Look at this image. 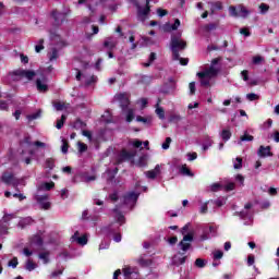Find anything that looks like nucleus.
I'll return each mask as SVG.
<instances>
[{"label": "nucleus", "instance_id": "obj_59", "mask_svg": "<svg viewBox=\"0 0 279 279\" xmlns=\"http://www.w3.org/2000/svg\"><path fill=\"white\" fill-rule=\"evenodd\" d=\"M189 88H190V95H195V90H196L195 82H191L189 84Z\"/></svg>", "mask_w": 279, "mask_h": 279}, {"label": "nucleus", "instance_id": "obj_14", "mask_svg": "<svg viewBox=\"0 0 279 279\" xmlns=\"http://www.w3.org/2000/svg\"><path fill=\"white\" fill-rule=\"evenodd\" d=\"M159 173H160V165H157L154 170H149L145 172L148 180H156Z\"/></svg>", "mask_w": 279, "mask_h": 279}, {"label": "nucleus", "instance_id": "obj_62", "mask_svg": "<svg viewBox=\"0 0 279 279\" xmlns=\"http://www.w3.org/2000/svg\"><path fill=\"white\" fill-rule=\"evenodd\" d=\"M187 158L190 161L197 160V153H187Z\"/></svg>", "mask_w": 279, "mask_h": 279}, {"label": "nucleus", "instance_id": "obj_63", "mask_svg": "<svg viewBox=\"0 0 279 279\" xmlns=\"http://www.w3.org/2000/svg\"><path fill=\"white\" fill-rule=\"evenodd\" d=\"M8 101L5 100H0V110H8Z\"/></svg>", "mask_w": 279, "mask_h": 279}, {"label": "nucleus", "instance_id": "obj_3", "mask_svg": "<svg viewBox=\"0 0 279 279\" xmlns=\"http://www.w3.org/2000/svg\"><path fill=\"white\" fill-rule=\"evenodd\" d=\"M9 75L11 76V80L13 82H19L20 80H23V77L28 80V82H32V80L36 77V72L34 70L17 69L12 72H9Z\"/></svg>", "mask_w": 279, "mask_h": 279}, {"label": "nucleus", "instance_id": "obj_55", "mask_svg": "<svg viewBox=\"0 0 279 279\" xmlns=\"http://www.w3.org/2000/svg\"><path fill=\"white\" fill-rule=\"evenodd\" d=\"M214 258H215L216 260H219V259L223 258V252H222V251H216V252L214 253Z\"/></svg>", "mask_w": 279, "mask_h": 279}, {"label": "nucleus", "instance_id": "obj_21", "mask_svg": "<svg viewBox=\"0 0 279 279\" xmlns=\"http://www.w3.org/2000/svg\"><path fill=\"white\" fill-rule=\"evenodd\" d=\"M218 27H219V21L204 25L203 29L205 32H215V29H217Z\"/></svg>", "mask_w": 279, "mask_h": 279}, {"label": "nucleus", "instance_id": "obj_50", "mask_svg": "<svg viewBox=\"0 0 279 279\" xmlns=\"http://www.w3.org/2000/svg\"><path fill=\"white\" fill-rule=\"evenodd\" d=\"M61 151H62L63 154H68V153H69V142L63 141V144H62V146H61Z\"/></svg>", "mask_w": 279, "mask_h": 279}, {"label": "nucleus", "instance_id": "obj_13", "mask_svg": "<svg viewBox=\"0 0 279 279\" xmlns=\"http://www.w3.org/2000/svg\"><path fill=\"white\" fill-rule=\"evenodd\" d=\"M80 235V231H76L74 233V235H72L73 241H76V243H78V245H86L88 243V236L86 235Z\"/></svg>", "mask_w": 279, "mask_h": 279}, {"label": "nucleus", "instance_id": "obj_44", "mask_svg": "<svg viewBox=\"0 0 279 279\" xmlns=\"http://www.w3.org/2000/svg\"><path fill=\"white\" fill-rule=\"evenodd\" d=\"M137 165L138 167H147V159L145 158V156L140 157Z\"/></svg>", "mask_w": 279, "mask_h": 279}, {"label": "nucleus", "instance_id": "obj_18", "mask_svg": "<svg viewBox=\"0 0 279 279\" xmlns=\"http://www.w3.org/2000/svg\"><path fill=\"white\" fill-rule=\"evenodd\" d=\"M36 87L39 93H47V90H49V86L43 83L40 78L36 80Z\"/></svg>", "mask_w": 279, "mask_h": 279}, {"label": "nucleus", "instance_id": "obj_34", "mask_svg": "<svg viewBox=\"0 0 279 279\" xmlns=\"http://www.w3.org/2000/svg\"><path fill=\"white\" fill-rule=\"evenodd\" d=\"M78 151L80 154H84V151H88V146L84 142H78Z\"/></svg>", "mask_w": 279, "mask_h": 279}, {"label": "nucleus", "instance_id": "obj_54", "mask_svg": "<svg viewBox=\"0 0 279 279\" xmlns=\"http://www.w3.org/2000/svg\"><path fill=\"white\" fill-rule=\"evenodd\" d=\"M179 60L181 66H186L189 64V58H181L180 54H179Z\"/></svg>", "mask_w": 279, "mask_h": 279}, {"label": "nucleus", "instance_id": "obj_23", "mask_svg": "<svg viewBox=\"0 0 279 279\" xmlns=\"http://www.w3.org/2000/svg\"><path fill=\"white\" fill-rule=\"evenodd\" d=\"M160 104V100L157 102V108L155 110L157 117H159V119L162 121L165 120V109L162 107H158Z\"/></svg>", "mask_w": 279, "mask_h": 279}, {"label": "nucleus", "instance_id": "obj_39", "mask_svg": "<svg viewBox=\"0 0 279 279\" xmlns=\"http://www.w3.org/2000/svg\"><path fill=\"white\" fill-rule=\"evenodd\" d=\"M9 267H13V269H16V267H19V258L13 257L11 260H9Z\"/></svg>", "mask_w": 279, "mask_h": 279}, {"label": "nucleus", "instance_id": "obj_31", "mask_svg": "<svg viewBox=\"0 0 279 279\" xmlns=\"http://www.w3.org/2000/svg\"><path fill=\"white\" fill-rule=\"evenodd\" d=\"M170 123H180L182 121V117L180 114H171L169 119Z\"/></svg>", "mask_w": 279, "mask_h": 279}, {"label": "nucleus", "instance_id": "obj_36", "mask_svg": "<svg viewBox=\"0 0 279 279\" xmlns=\"http://www.w3.org/2000/svg\"><path fill=\"white\" fill-rule=\"evenodd\" d=\"M56 186V183L53 181L44 183L43 187L45 191H51Z\"/></svg>", "mask_w": 279, "mask_h": 279}, {"label": "nucleus", "instance_id": "obj_27", "mask_svg": "<svg viewBox=\"0 0 279 279\" xmlns=\"http://www.w3.org/2000/svg\"><path fill=\"white\" fill-rule=\"evenodd\" d=\"M65 121H66V116L62 114L61 119L57 120V124H56L57 130H62V128H64Z\"/></svg>", "mask_w": 279, "mask_h": 279}, {"label": "nucleus", "instance_id": "obj_26", "mask_svg": "<svg viewBox=\"0 0 279 279\" xmlns=\"http://www.w3.org/2000/svg\"><path fill=\"white\" fill-rule=\"evenodd\" d=\"M180 173H182V175H189L190 178H193V172L191 171V169H189V167H186V165H183L181 167Z\"/></svg>", "mask_w": 279, "mask_h": 279}, {"label": "nucleus", "instance_id": "obj_7", "mask_svg": "<svg viewBox=\"0 0 279 279\" xmlns=\"http://www.w3.org/2000/svg\"><path fill=\"white\" fill-rule=\"evenodd\" d=\"M138 202V194L135 192H129L123 196V204L125 206H131V210L136 206V203Z\"/></svg>", "mask_w": 279, "mask_h": 279}, {"label": "nucleus", "instance_id": "obj_48", "mask_svg": "<svg viewBox=\"0 0 279 279\" xmlns=\"http://www.w3.org/2000/svg\"><path fill=\"white\" fill-rule=\"evenodd\" d=\"M236 184H234V182H230L225 186V191L230 192V191H234Z\"/></svg>", "mask_w": 279, "mask_h": 279}, {"label": "nucleus", "instance_id": "obj_30", "mask_svg": "<svg viewBox=\"0 0 279 279\" xmlns=\"http://www.w3.org/2000/svg\"><path fill=\"white\" fill-rule=\"evenodd\" d=\"M229 14H230V16H233L234 19L240 16L239 11H236V7H234V5L229 7Z\"/></svg>", "mask_w": 279, "mask_h": 279}, {"label": "nucleus", "instance_id": "obj_20", "mask_svg": "<svg viewBox=\"0 0 279 279\" xmlns=\"http://www.w3.org/2000/svg\"><path fill=\"white\" fill-rule=\"evenodd\" d=\"M217 10H223V3H221V1H216L210 3L211 14H215Z\"/></svg>", "mask_w": 279, "mask_h": 279}, {"label": "nucleus", "instance_id": "obj_37", "mask_svg": "<svg viewBox=\"0 0 279 279\" xmlns=\"http://www.w3.org/2000/svg\"><path fill=\"white\" fill-rule=\"evenodd\" d=\"M28 121H36V119H40V110L27 116Z\"/></svg>", "mask_w": 279, "mask_h": 279}, {"label": "nucleus", "instance_id": "obj_38", "mask_svg": "<svg viewBox=\"0 0 279 279\" xmlns=\"http://www.w3.org/2000/svg\"><path fill=\"white\" fill-rule=\"evenodd\" d=\"M49 60H50V62H53V60H58V49L57 48H52V52L49 56Z\"/></svg>", "mask_w": 279, "mask_h": 279}, {"label": "nucleus", "instance_id": "obj_58", "mask_svg": "<svg viewBox=\"0 0 279 279\" xmlns=\"http://www.w3.org/2000/svg\"><path fill=\"white\" fill-rule=\"evenodd\" d=\"M235 180L236 182L241 183V186H244L245 177H243L242 174H236Z\"/></svg>", "mask_w": 279, "mask_h": 279}, {"label": "nucleus", "instance_id": "obj_43", "mask_svg": "<svg viewBox=\"0 0 279 279\" xmlns=\"http://www.w3.org/2000/svg\"><path fill=\"white\" fill-rule=\"evenodd\" d=\"M262 62H265V58L260 56L253 57V64H260Z\"/></svg>", "mask_w": 279, "mask_h": 279}, {"label": "nucleus", "instance_id": "obj_25", "mask_svg": "<svg viewBox=\"0 0 279 279\" xmlns=\"http://www.w3.org/2000/svg\"><path fill=\"white\" fill-rule=\"evenodd\" d=\"M172 263H173V265H175L177 267H180V265H184V263H186V256H183V257H177V256H174Z\"/></svg>", "mask_w": 279, "mask_h": 279}, {"label": "nucleus", "instance_id": "obj_52", "mask_svg": "<svg viewBox=\"0 0 279 279\" xmlns=\"http://www.w3.org/2000/svg\"><path fill=\"white\" fill-rule=\"evenodd\" d=\"M246 99H248V101H256V99H258V95L254 93L247 94Z\"/></svg>", "mask_w": 279, "mask_h": 279}, {"label": "nucleus", "instance_id": "obj_28", "mask_svg": "<svg viewBox=\"0 0 279 279\" xmlns=\"http://www.w3.org/2000/svg\"><path fill=\"white\" fill-rule=\"evenodd\" d=\"M25 269H26L27 271H34V269H36V263H34V260H32V259H28V260L26 262Z\"/></svg>", "mask_w": 279, "mask_h": 279}, {"label": "nucleus", "instance_id": "obj_1", "mask_svg": "<svg viewBox=\"0 0 279 279\" xmlns=\"http://www.w3.org/2000/svg\"><path fill=\"white\" fill-rule=\"evenodd\" d=\"M196 75L198 76L201 86L208 87V86H210V80H213V77H217V75H219V69H217L215 66H209L205 71L197 72Z\"/></svg>", "mask_w": 279, "mask_h": 279}, {"label": "nucleus", "instance_id": "obj_2", "mask_svg": "<svg viewBox=\"0 0 279 279\" xmlns=\"http://www.w3.org/2000/svg\"><path fill=\"white\" fill-rule=\"evenodd\" d=\"M171 51H172V60H180V51H184L186 49V41L180 39L179 37H171Z\"/></svg>", "mask_w": 279, "mask_h": 279}, {"label": "nucleus", "instance_id": "obj_64", "mask_svg": "<svg viewBox=\"0 0 279 279\" xmlns=\"http://www.w3.org/2000/svg\"><path fill=\"white\" fill-rule=\"evenodd\" d=\"M254 263H255L254 255H248V257H247V265H248V267H252V265H254Z\"/></svg>", "mask_w": 279, "mask_h": 279}, {"label": "nucleus", "instance_id": "obj_6", "mask_svg": "<svg viewBox=\"0 0 279 279\" xmlns=\"http://www.w3.org/2000/svg\"><path fill=\"white\" fill-rule=\"evenodd\" d=\"M116 99L117 101H119L122 112L128 111V108H130V94L128 93L117 94Z\"/></svg>", "mask_w": 279, "mask_h": 279}, {"label": "nucleus", "instance_id": "obj_51", "mask_svg": "<svg viewBox=\"0 0 279 279\" xmlns=\"http://www.w3.org/2000/svg\"><path fill=\"white\" fill-rule=\"evenodd\" d=\"M171 137H167L165 143L162 144V149H169V147L171 146Z\"/></svg>", "mask_w": 279, "mask_h": 279}, {"label": "nucleus", "instance_id": "obj_15", "mask_svg": "<svg viewBox=\"0 0 279 279\" xmlns=\"http://www.w3.org/2000/svg\"><path fill=\"white\" fill-rule=\"evenodd\" d=\"M70 106H71V104L64 102V101H54L53 102V107L56 108V110L58 112H62V110H69Z\"/></svg>", "mask_w": 279, "mask_h": 279}, {"label": "nucleus", "instance_id": "obj_33", "mask_svg": "<svg viewBox=\"0 0 279 279\" xmlns=\"http://www.w3.org/2000/svg\"><path fill=\"white\" fill-rule=\"evenodd\" d=\"M46 167L50 170L53 169L56 167V159L54 158L46 159Z\"/></svg>", "mask_w": 279, "mask_h": 279}, {"label": "nucleus", "instance_id": "obj_42", "mask_svg": "<svg viewBox=\"0 0 279 279\" xmlns=\"http://www.w3.org/2000/svg\"><path fill=\"white\" fill-rule=\"evenodd\" d=\"M260 14H265L266 12H269V4L267 3H262L259 5Z\"/></svg>", "mask_w": 279, "mask_h": 279}, {"label": "nucleus", "instance_id": "obj_19", "mask_svg": "<svg viewBox=\"0 0 279 279\" xmlns=\"http://www.w3.org/2000/svg\"><path fill=\"white\" fill-rule=\"evenodd\" d=\"M73 130H84L86 128V122L82 121V119H76L72 125Z\"/></svg>", "mask_w": 279, "mask_h": 279}, {"label": "nucleus", "instance_id": "obj_24", "mask_svg": "<svg viewBox=\"0 0 279 279\" xmlns=\"http://www.w3.org/2000/svg\"><path fill=\"white\" fill-rule=\"evenodd\" d=\"M32 243H34L35 245H37V247H43V244L45 243L43 238L40 235H34L32 238Z\"/></svg>", "mask_w": 279, "mask_h": 279}, {"label": "nucleus", "instance_id": "obj_41", "mask_svg": "<svg viewBox=\"0 0 279 279\" xmlns=\"http://www.w3.org/2000/svg\"><path fill=\"white\" fill-rule=\"evenodd\" d=\"M221 189H223V185H221V183H214V184H211L213 193H217V191H221Z\"/></svg>", "mask_w": 279, "mask_h": 279}, {"label": "nucleus", "instance_id": "obj_12", "mask_svg": "<svg viewBox=\"0 0 279 279\" xmlns=\"http://www.w3.org/2000/svg\"><path fill=\"white\" fill-rule=\"evenodd\" d=\"M258 156L260 158H267V156L271 157L274 156V153H271V146H259L258 149Z\"/></svg>", "mask_w": 279, "mask_h": 279}, {"label": "nucleus", "instance_id": "obj_45", "mask_svg": "<svg viewBox=\"0 0 279 279\" xmlns=\"http://www.w3.org/2000/svg\"><path fill=\"white\" fill-rule=\"evenodd\" d=\"M195 266H196V267H199V268L202 269V268L206 267V263L204 262V259L197 258V259L195 260Z\"/></svg>", "mask_w": 279, "mask_h": 279}, {"label": "nucleus", "instance_id": "obj_29", "mask_svg": "<svg viewBox=\"0 0 279 279\" xmlns=\"http://www.w3.org/2000/svg\"><path fill=\"white\" fill-rule=\"evenodd\" d=\"M126 123H132L134 121V109H126Z\"/></svg>", "mask_w": 279, "mask_h": 279}, {"label": "nucleus", "instance_id": "obj_57", "mask_svg": "<svg viewBox=\"0 0 279 279\" xmlns=\"http://www.w3.org/2000/svg\"><path fill=\"white\" fill-rule=\"evenodd\" d=\"M240 34H242V36H246V37L252 36L250 28H241Z\"/></svg>", "mask_w": 279, "mask_h": 279}, {"label": "nucleus", "instance_id": "obj_35", "mask_svg": "<svg viewBox=\"0 0 279 279\" xmlns=\"http://www.w3.org/2000/svg\"><path fill=\"white\" fill-rule=\"evenodd\" d=\"M236 163L233 165L234 169H243V159L241 157L235 158Z\"/></svg>", "mask_w": 279, "mask_h": 279}, {"label": "nucleus", "instance_id": "obj_17", "mask_svg": "<svg viewBox=\"0 0 279 279\" xmlns=\"http://www.w3.org/2000/svg\"><path fill=\"white\" fill-rule=\"evenodd\" d=\"M220 138H222V141L225 143H228V141H230V138H232V131H230V129H223L220 132Z\"/></svg>", "mask_w": 279, "mask_h": 279}, {"label": "nucleus", "instance_id": "obj_16", "mask_svg": "<svg viewBox=\"0 0 279 279\" xmlns=\"http://www.w3.org/2000/svg\"><path fill=\"white\" fill-rule=\"evenodd\" d=\"M151 3V0H146V4L144 9L138 10V16H147L151 12V7L149 5Z\"/></svg>", "mask_w": 279, "mask_h": 279}, {"label": "nucleus", "instance_id": "obj_47", "mask_svg": "<svg viewBox=\"0 0 279 279\" xmlns=\"http://www.w3.org/2000/svg\"><path fill=\"white\" fill-rule=\"evenodd\" d=\"M238 8L240 9V12L243 17H245V16H247V14H250V11L245 7L239 5Z\"/></svg>", "mask_w": 279, "mask_h": 279}, {"label": "nucleus", "instance_id": "obj_60", "mask_svg": "<svg viewBox=\"0 0 279 279\" xmlns=\"http://www.w3.org/2000/svg\"><path fill=\"white\" fill-rule=\"evenodd\" d=\"M109 199H111V202H119V193L114 192L110 194Z\"/></svg>", "mask_w": 279, "mask_h": 279}, {"label": "nucleus", "instance_id": "obj_46", "mask_svg": "<svg viewBox=\"0 0 279 279\" xmlns=\"http://www.w3.org/2000/svg\"><path fill=\"white\" fill-rule=\"evenodd\" d=\"M117 221L120 226H123V223H125V216H123L122 213H119Z\"/></svg>", "mask_w": 279, "mask_h": 279}, {"label": "nucleus", "instance_id": "obj_61", "mask_svg": "<svg viewBox=\"0 0 279 279\" xmlns=\"http://www.w3.org/2000/svg\"><path fill=\"white\" fill-rule=\"evenodd\" d=\"M178 27H180V20L179 19H175L174 20V23L171 25V29L173 32H175V29H178Z\"/></svg>", "mask_w": 279, "mask_h": 279}, {"label": "nucleus", "instance_id": "obj_56", "mask_svg": "<svg viewBox=\"0 0 279 279\" xmlns=\"http://www.w3.org/2000/svg\"><path fill=\"white\" fill-rule=\"evenodd\" d=\"M242 78L244 80V82H247L250 80V72L247 70H243L241 72Z\"/></svg>", "mask_w": 279, "mask_h": 279}, {"label": "nucleus", "instance_id": "obj_10", "mask_svg": "<svg viewBox=\"0 0 279 279\" xmlns=\"http://www.w3.org/2000/svg\"><path fill=\"white\" fill-rule=\"evenodd\" d=\"M105 232H107V234H113V241H116V243H121V233L117 232V229H114L112 225L105 228Z\"/></svg>", "mask_w": 279, "mask_h": 279}, {"label": "nucleus", "instance_id": "obj_9", "mask_svg": "<svg viewBox=\"0 0 279 279\" xmlns=\"http://www.w3.org/2000/svg\"><path fill=\"white\" fill-rule=\"evenodd\" d=\"M193 233H187L183 236L182 241L179 243V247L182 250V252H189V250H191L190 243H193Z\"/></svg>", "mask_w": 279, "mask_h": 279}, {"label": "nucleus", "instance_id": "obj_53", "mask_svg": "<svg viewBox=\"0 0 279 279\" xmlns=\"http://www.w3.org/2000/svg\"><path fill=\"white\" fill-rule=\"evenodd\" d=\"M157 14L162 19V16H167V14H169V11L159 8L157 9Z\"/></svg>", "mask_w": 279, "mask_h": 279}, {"label": "nucleus", "instance_id": "obj_4", "mask_svg": "<svg viewBox=\"0 0 279 279\" xmlns=\"http://www.w3.org/2000/svg\"><path fill=\"white\" fill-rule=\"evenodd\" d=\"M1 182L7 184V186H12L13 189H15V191L19 192V184H21V179H17L16 177H14V173L3 172L1 177Z\"/></svg>", "mask_w": 279, "mask_h": 279}, {"label": "nucleus", "instance_id": "obj_32", "mask_svg": "<svg viewBox=\"0 0 279 279\" xmlns=\"http://www.w3.org/2000/svg\"><path fill=\"white\" fill-rule=\"evenodd\" d=\"M104 47L109 49V51H112V49H114L117 47V43L106 40V41H104Z\"/></svg>", "mask_w": 279, "mask_h": 279}, {"label": "nucleus", "instance_id": "obj_11", "mask_svg": "<svg viewBox=\"0 0 279 279\" xmlns=\"http://www.w3.org/2000/svg\"><path fill=\"white\" fill-rule=\"evenodd\" d=\"M51 16L54 21V25L59 26L62 25V23L64 22V15L60 12H58V10H53L51 12Z\"/></svg>", "mask_w": 279, "mask_h": 279}, {"label": "nucleus", "instance_id": "obj_8", "mask_svg": "<svg viewBox=\"0 0 279 279\" xmlns=\"http://www.w3.org/2000/svg\"><path fill=\"white\" fill-rule=\"evenodd\" d=\"M35 202L40 206L41 210H49L51 208V202H49V195H35Z\"/></svg>", "mask_w": 279, "mask_h": 279}, {"label": "nucleus", "instance_id": "obj_22", "mask_svg": "<svg viewBox=\"0 0 279 279\" xmlns=\"http://www.w3.org/2000/svg\"><path fill=\"white\" fill-rule=\"evenodd\" d=\"M50 254H51V253H50L49 251L39 253V254H38V258H40V260L44 262V265H48Z\"/></svg>", "mask_w": 279, "mask_h": 279}, {"label": "nucleus", "instance_id": "obj_49", "mask_svg": "<svg viewBox=\"0 0 279 279\" xmlns=\"http://www.w3.org/2000/svg\"><path fill=\"white\" fill-rule=\"evenodd\" d=\"M95 82H97V77L92 75L90 78L85 82V86H92V84H95Z\"/></svg>", "mask_w": 279, "mask_h": 279}, {"label": "nucleus", "instance_id": "obj_5", "mask_svg": "<svg viewBox=\"0 0 279 279\" xmlns=\"http://www.w3.org/2000/svg\"><path fill=\"white\" fill-rule=\"evenodd\" d=\"M135 157H136L135 150L129 151L128 149L122 148L117 157V163L123 165V162L133 160V158Z\"/></svg>", "mask_w": 279, "mask_h": 279}, {"label": "nucleus", "instance_id": "obj_40", "mask_svg": "<svg viewBox=\"0 0 279 279\" xmlns=\"http://www.w3.org/2000/svg\"><path fill=\"white\" fill-rule=\"evenodd\" d=\"M240 141H242V142H252V141H254V136H252V135H250V134H247V133H245L244 135H242L241 137H240Z\"/></svg>", "mask_w": 279, "mask_h": 279}]
</instances>
